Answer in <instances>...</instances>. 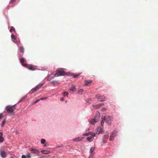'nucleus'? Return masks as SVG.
<instances>
[{
    "label": "nucleus",
    "instance_id": "33",
    "mask_svg": "<svg viewBox=\"0 0 158 158\" xmlns=\"http://www.w3.org/2000/svg\"><path fill=\"white\" fill-rule=\"evenodd\" d=\"M39 101H40V99H38L36 101H35L34 103H36L38 102H39Z\"/></svg>",
    "mask_w": 158,
    "mask_h": 158
},
{
    "label": "nucleus",
    "instance_id": "39",
    "mask_svg": "<svg viewBox=\"0 0 158 158\" xmlns=\"http://www.w3.org/2000/svg\"><path fill=\"white\" fill-rule=\"evenodd\" d=\"M46 144H45L44 146V147H46Z\"/></svg>",
    "mask_w": 158,
    "mask_h": 158
},
{
    "label": "nucleus",
    "instance_id": "10",
    "mask_svg": "<svg viewBox=\"0 0 158 158\" xmlns=\"http://www.w3.org/2000/svg\"><path fill=\"white\" fill-rule=\"evenodd\" d=\"M116 133L117 131H114L110 135V141H112L113 140L114 138L116 135Z\"/></svg>",
    "mask_w": 158,
    "mask_h": 158
},
{
    "label": "nucleus",
    "instance_id": "7",
    "mask_svg": "<svg viewBox=\"0 0 158 158\" xmlns=\"http://www.w3.org/2000/svg\"><path fill=\"white\" fill-rule=\"evenodd\" d=\"M96 97L98 100L100 102L103 101L105 100V97L104 96L98 95Z\"/></svg>",
    "mask_w": 158,
    "mask_h": 158
},
{
    "label": "nucleus",
    "instance_id": "28",
    "mask_svg": "<svg viewBox=\"0 0 158 158\" xmlns=\"http://www.w3.org/2000/svg\"><path fill=\"white\" fill-rule=\"evenodd\" d=\"M106 108H102V109H101V110L102 111H106Z\"/></svg>",
    "mask_w": 158,
    "mask_h": 158
},
{
    "label": "nucleus",
    "instance_id": "6",
    "mask_svg": "<svg viewBox=\"0 0 158 158\" xmlns=\"http://www.w3.org/2000/svg\"><path fill=\"white\" fill-rule=\"evenodd\" d=\"M43 84H39L37 85L35 88L32 89L30 91V93L31 94L33 93L34 92L38 90L40 88L42 87Z\"/></svg>",
    "mask_w": 158,
    "mask_h": 158
},
{
    "label": "nucleus",
    "instance_id": "5",
    "mask_svg": "<svg viewBox=\"0 0 158 158\" xmlns=\"http://www.w3.org/2000/svg\"><path fill=\"white\" fill-rule=\"evenodd\" d=\"M100 114L99 115L95 116L94 118V119H91L90 123L92 124H94L95 123L98 121L100 119Z\"/></svg>",
    "mask_w": 158,
    "mask_h": 158
},
{
    "label": "nucleus",
    "instance_id": "35",
    "mask_svg": "<svg viewBox=\"0 0 158 158\" xmlns=\"http://www.w3.org/2000/svg\"><path fill=\"white\" fill-rule=\"evenodd\" d=\"M60 100L61 101H63L64 100V98H62L61 99H60Z\"/></svg>",
    "mask_w": 158,
    "mask_h": 158
},
{
    "label": "nucleus",
    "instance_id": "40",
    "mask_svg": "<svg viewBox=\"0 0 158 158\" xmlns=\"http://www.w3.org/2000/svg\"><path fill=\"white\" fill-rule=\"evenodd\" d=\"M39 158H42V157H39Z\"/></svg>",
    "mask_w": 158,
    "mask_h": 158
},
{
    "label": "nucleus",
    "instance_id": "36",
    "mask_svg": "<svg viewBox=\"0 0 158 158\" xmlns=\"http://www.w3.org/2000/svg\"><path fill=\"white\" fill-rule=\"evenodd\" d=\"M99 129V128H98V131H97V132H96L97 134H98L99 133V132H98V130Z\"/></svg>",
    "mask_w": 158,
    "mask_h": 158
},
{
    "label": "nucleus",
    "instance_id": "21",
    "mask_svg": "<svg viewBox=\"0 0 158 158\" xmlns=\"http://www.w3.org/2000/svg\"><path fill=\"white\" fill-rule=\"evenodd\" d=\"M72 76L73 77V78H75L78 77L79 75L80 74L78 73L77 74H72Z\"/></svg>",
    "mask_w": 158,
    "mask_h": 158
},
{
    "label": "nucleus",
    "instance_id": "11",
    "mask_svg": "<svg viewBox=\"0 0 158 158\" xmlns=\"http://www.w3.org/2000/svg\"><path fill=\"white\" fill-rule=\"evenodd\" d=\"M1 156L3 158H5L6 156V152L4 151L1 150L0 151Z\"/></svg>",
    "mask_w": 158,
    "mask_h": 158
},
{
    "label": "nucleus",
    "instance_id": "19",
    "mask_svg": "<svg viewBox=\"0 0 158 158\" xmlns=\"http://www.w3.org/2000/svg\"><path fill=\"white\" fill-rule=\"evenodd\" d=\"M82 138L80 137H77L73 139V140L75 141H80L81 140Z\"/></svg>",
    "mask_w": 158,
    "mask_h": 158
},
{
    "label": "nucleus",
    "instance_id": "26",
    "mask_svg": "<svg viewBox=\"0 0 158 158\" xmlns=\"http://www.w3.org/2000/svg\"><path fill=\"white\" fill-rule=\"evenodd\" d=\"M15 31V28L13 27H12L10 29V31L11 32H12L13 31Z\"/></svg>",
    "mask_w": 158,
    "mask_h": 158
},
{
    "label": "nucleus",
    "instance_id": "22",
    "mask_svg": "<svg viewBox=\"0 0 158 158\" xmlns=\"http://www.w3.org/2000/svg\"><path fill=\"white\" fill-rule=\"evenodd\" d=\"M6 119H5L3 120V121L2 122L1 124V126L2 127H3L5 124V123L6 122Z\"/></svg>",
    "mask_w": 158,
    "mask_h": 158
},
{
    "label": "nucleus",
    "instance_id": "16",
    "mask_svg": "<svg viewBox=\"0 0 158 158\" xmlns=\"http://www.w3.org/2000/svg\"><path fill=\"white\" fill-rule=\"evenodd\" d=\"M76 89L75 86L74 85H72L71 88L69 90V91L70 92L71 91H76Z\"/></svg>",
    "mask_w": 158,
    "mask_h": 158
},
{
    "label": "nucleus",
    "instance_id": "30",
    "mask_svg": "<svg viewBox=\"0 0 158 158\" xmlns=\"http://www.w3.org/2000/svg\"><path fill=\"white\" fill-rule=\"evenodd\" d=\"M26 97V96H24L23 97H22L21 99V100H20V101H19V102L23 100H24Z\"/></svg>",
    "mask_w": 158,
    "mask_h": 158
},
{
    "label": "nucleus",
    "instance_id": "9",
    "mask_svg": "<svg viewBox=\"0 0 158 158\" xmlns=\"http://www.w3.org/2000/svg\"><path fill=\"white\" fill-rule=\"evenodd\" d=\"M20 63L22 64V65L24 67H26L27 65V64L26 63H25V59L23 58H22L20 59Z\"/></svg>",
    "mask_w": 158,
    "mask_h": 158
},
{
    "label": "nucleus",
    "instance_id": "2",
    "mask_svg": "<svg viewBox=\"0 0 158 158\" xmlns=\"http://www.w3.org/2000/svg\"><path fill=\"white\" fill-rule=\"evenodd\" d=\"M84 135L89 136L91 135V136H89L86 139L89 142H91L93 140L94 137L95 136V134L94 133L89 132L87 133H85L83 134Z\"/></svg>",
    "mask_w": 158,
    "mask_h": 158
},
{
    "label": "nucleus",
    "instance_id": "12",
    "mask_svg": "<svg viewBox=\"0 0 158 158\" xmlns=\"http://www.w3.org/2000/svg\"><path fill=\"white\" fill-rule=\"evenodd\" d=\"M11 37L12 38V41L15 43L18 44L19 43H20L19 41H18L16 40V37L14 35H11Z\"/></svg>",
    "mask_w": 158,
    "mask_h": 158
},
{
    "label": "nucleus",
    "instance_id": "17",
    "mask_svg": "<svg viewBox=\"0 0 158 158\" xmlns=\"http://www.w3.org/2000/svg\"><path fill=\"white\" fill-rule=\"evenodd\" d=\"M41 152L43 154H47L50 153V152L49 151L42 150L41 151Z\"/></svg>",
    "mask_w": 158,
    "mask_h": 158
},
{
    "label": "nucleus",
    "instance_id": "29",
    "mask_svg": "<svg viewBox=\"0 0 158 158\" xmlns=\"http://www.w3.org/2000/svg\"><path fill=\"white\" fill-rule=\"evenodd\" d=\"M15 0H11L10 3H11V4H13L15 2Z\"/></svg>",
    "mask_w": 158,
    "mask_h": 158
},
{
    "label": "nucleus",
    "instance_id": "15",
    "mask_svg": "<svg viewBox=\"0 0 158 158\" xmlns=\"http://www.w3.org/2000/svg\"><path fill=\"white\" fill-rule=\"evenodd\" d=\"M30 151L32 152L33 153H36L39 152V151L38 150L36 149H33L31 148V149Z\"/></svg>",
    "mask_w": 158,
    "mask_h": 158
},
{
    "label": "nucleus",
    "instance_id": "20",
    "mask_svg": "<svg viewBox=\"0 0 158 158\" xmlns=\"http://www.w3.org/2000/svg\"><path fill=\"white\" fill-rule=\"evenodd\" d=\"M84 91L83 89H80L78 91V93L80 94H82L83 93V92Z\"/></svg>",
    "mask_w": 158,
    "mask_h": 158
},
{
    "label": "nucleus",
    "instance_id": "25",
    "mask_svg": "<svg viewBox=\"0 0 158 158\" xmlns=\"http://www.w3.org/2000/svg\"><path fill=\"white\" fill-rule=\"evenodd\" d=\"M68 93L67 92H64L63 93V95L64 96H65L66 95L68 96Z\"/></svg>",
    "mask_w": 158,
    "mask_h": 158
},
{
    "label": "nucleus",
    "instance_id": "38",
    "mask_svg": "<svg viewBox=\"0 0 158 158\" xmlns=\"http://www.w3.org/2000/svg\"><path fill=\"white\" fill-rule=\"evenodd\" d=\"M10 158H14L13 156H11Z\"/></svg>",
    "mask_w": 158,
    "mask_h": 158
},
{
    "label": "nucleus",
    "instance_id": "37",
    "mask_svg": "<svg viewBox=\"0 0 158 158\" xmlns=\"http://www.w3.org/2000/svg\"><path fill=\"white\" fill-rule=\"evenodd\" d=\"M53 83H54V82H56V83H57L58 82L57 81H52Z\"/></svg>",
    "mask_w": 158,
    "mask_h": 158
},
{
    "label": "nucleus",
    "instance_id": "8",
    "mask_svg": "<svg viewBox=\"0 0 158 158\" xmlns=\"http://www.w3.org/2000/svg\"><path fill=\"white\" fill-rule=\"evenodd\" d=\"M26 67H27L28 69L31 70H35L36 69V67L32 65H27Z\"/></svg>",
    "mask_w": 158,
    "mask_h": 158
},
{
    "label": "nucleus",
    "instance_id": "27",
    "mask_svg": "<svg viewBox=\"0 0 158 158\" xmlns=\"http://www.w3.org/2000/svg\"><path fill=\"white\" fill-rule=\"evenodd\" d=\"M45 142V140L44 139H42L41 140V143L44 144Z\"/></svg>",
    "mask_w": 158,
    "mask_h": 158
},
{
    "label": "nucleus",
    "instance_id": "31",
    "mask_svg": "<svg viewBox=\"0 0 158 158\" xmlns=\"http://www.w3.org/2000/svg\"><path fill=\"white\" fill-rule=\"evenodd\" d=\"M26 156L28 158H31V156L30 155V154H27V155Z\"/></svg>",
    "mask_w": 158,
    "mask_h": 158
},
{
    "label": "nucleus",
    "instance_id": "4",
    "mask_svg": "<svg viewBox=\"0 0 158 158\" xmlns=\"http://www.w3.org/2000/svg\"><path fill=\"white\" fill-rule=\"evenodd\" d=\"M15 110V105L8 106L5 108V110L8 113H12Z\"/></svg>",
    "mask_w": 158,
    "mask_h": 158
},
{
    "label": "nucleus",
    "instance_id": "34",
    "mask_svg": "<svg viewBox=\"0 0 158 158\" xmlns=\"http://www.w3.org/2000/svg\"><path fill=\"white\" fill-rule=\"evenodd\" d=\"M47 98H40V99L41 100H43L46 99Z\"/></svg>",
    "mask_w": 158,
    "mask_h": 158
},
{
    "label": "nucleus",
    "instance_id": "13",
    "mask_svg": "<svg viewBox=\"0 0 158 158\" xmlns=\"http://www.w3.org/2000/svg\"><path fill=\"white\" fill-rule=\"evenodd\" d=\"M3 135V133L2 132H0V143H2L4 141Z\"/></svg>",
    "mask_w": 158,
    "mask_h": 158
},
{
    "label": "nucleus",
    "instance_id": "18",
    "mask_svg": "<svg viewBox=\"0 0 158 158\" xmlns=\"http://www.w3.org/2000/svg\"><path fill=\"white\" fill-rule=\"evenodd\" d=\"M20 52L23 53L24 52V48L23 47L21 46L19 48Z\"/></svg>",
    "mask_w": 158,
    "mask_h": 158
},
{
    "label": "nucleus",
    "instance_id": "14",
    "mask_svg": "<svg viewBox=\"0 0 158 158\" xmlns=\"http://www.w3.org/2000/svg\"><path fill=\"white\" fill-rule=\"evenodd\" d=\"M92 82V81L91 80H85L84 81V85L87 86L89 84Z\"/></svg>",
    "mask_w": 158,
    "mask_h": 158
},
{
    "label": "nucleus",
    "instance_id": "1",
    "mask_svg": "<svg viewBox=\"0 0 158 158\" xmlns=\"http://www.w3.org/2000/svg\"><path fill=\"white\" fill-rule=\"evenodd\" d=\"M112 117L110 116H105L103 117L102 118V121H101V125L103 126L104 123V122L109 125H111L112 122Z\"/></svg>",
    "mask_w": 158,
    "mask_h": 158
},
{
    "label": "nucleus",
    "instance_id": "32",
    "mask_svg": "<svg viewBox=\"0 0 158 158\" xmlns=\"http://www.w3.org/2000/svg\"><path fill=\"white\" fill-rule=\"evenodd\" d=\"M22 158H27L26 156L24 155H23L22 156Z\"/></svg>",
    "mask_w": 158,
    "mask_h": 158
},
{
    "label": "nucleus",
    "instance_id": "24",
    "mask_svg": "<svg viewBox=\"0 0 158 158\" xmlns=\"http://www.w3.org/2000/svg\"><path fill=\"white\" fill-rule=\"evenodd\" d=\"M103 104H98V105H96L95 106V108L96 109H97V108H99L101 106H102L103 105Z\"/></svg>",
    "mask_w": 158,
    "mask_h": 158
},
{
    "label": "nucleus",
    "instance_id": "3",
    "mask_svg": "<svg viewBox=\"0 0 158 158\" xmlns=\"http://www.w3.org/2000/svg\"><path fill=\"white\" fill-rule=\"evenodd\" d=\"M65 74V73L62 69H58L56 71V73L54 75V77L60 76H63Z\"/></svg>",
    "mask_w": 158,
    "mask_h": 158
},
{
    "label": "nucleus",
    "instance_id": "23",
    "mask_svg": "<svg viewBox=\"0 0 158 158\" xmlns=\"http://www.w3.org/2000/svg\"><path fill=\"white\" fill-rule=\"evenodd\" d=\"M95 148L94 147H92L90 149V152L91 154L93 153V152H94Z\"/></svg>",
    "mask_w": 158,
    "mask_h": 158
}]
</instances>
